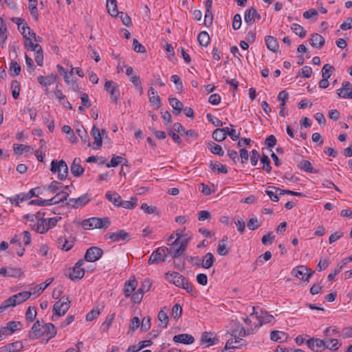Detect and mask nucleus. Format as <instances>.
I'll return each instance as SVG.
<instances>
[{
    "mask_svg": "<svg viewBox=\"0 0 352 352\" xmlns=\"http://www.w3.org/2000/svg\"><path fill=\"white\" fill-rule=\"evenodd\" d=\"M165 278L175 286L185 289L188 293L192 292V286L190 281L179 272H167L165 274Z\"/></svg>",
    "mask_w": 352,
    "mask_h": 352,
    "instance_id": "f257e3e1",
    "label": "nucleus"
},
{
    "mask_svg": "<svg viewBox=\"0 0 352 352\" xmlns=\"http://www.w3.org/2000/svg\"><path fill=\"white\" fill-rule=\"evenodd\" d=\"M32 293L30 292H21L14 294L6 300H4L0 306V314L6 309L10 307H15L30 298Z\"/></svg>",
    "mask_w": 352,
    "mask_h": 352,
    "instance_id": "f03ea898",
    "label": "nucleus"
},
{
    "mask_svg": "<svg viewBox=\"0 0 352 352\" xmlns=\"http://www.w3.org/2000/svg\"><path fill=\"white\" fill-rule=\"evenodd\" d=\"M111 225V221L109 217L99 218L91 217L85 219L82 222V227L85 230H91L94 228H108Z\"/></svg>",
    "mask_w": 352,
    "mask_h": 352,
    "instance_id": "7ed1b4c3",
    "label": "nucleus"
},
{
    "mask_svg": "<svg viewBox=\"0 0 352 352\" xmlns=\"http://www.w3.org/2000/svg\"><path fill=\"white\" fill-rule=\"evenodd\" d=\"M71 301L68 296H63L59 300L55 302L53 306L52 320H55L54 317L59 318L64 316L70 307Z\"/></svg>",
    "mask_w": 352,
    "mask_h": 352,
    "instance_id": "20e7f679",
    "label": "nucleus"
},
{
    "mask_svg": "<svg viewBox=\"0 0 352 352\" xmlns=\"http://www.w3.org/2000/svg\"><path fill=\"white\" fill-rule=\"evenodd\" d=\"M50 170L52 173H57L58 179L60 181L65 180L68 175V166L63 160H53L51 162Z\"/></svg>",
    "mask_w": 352,
    "mask_h": 352,
    "instance_id": "39448f33",
    "label": "nucleus"
},
{
    "mask_svg": "<svg viewBox=\"0 0 352 352\" xmlns=\"http://www.w3.org/2000/svg\"><path fill=\"white\" fill-rule=\"evenodd\" d=\"M169 254L168 248L166 247H160L153 251L148 261V265L160 264L165 262Z\"/></svg>",
    "mask_w": 352,
    "mask_h": 352,
    "instance_id": "423d86ee",
    "label": "nucleus"
},
{
    "mask_svg": "<svg viewBox=\"0 0 352 352\" xmlns=\"http://www.w3.org/2000/svg\"><path fill=\"white\" fill-rule=\"evenodd\" d=\"M291 274L293 276L301 280L309 282L310 277L314 274V272L305 265H298L292 270Z\"/></svg>",
    "mask_w": 352,
    "mask_h": 352,
    "instance_id": "0eeeda50",
    "label": "nucleus"
},
{
    "mask_svg": "<svg viewBox=\"0 0 352 352\" xmlns=\"http://www.w3.org/2000/svg\"><path fill=\"white\" fill-rule=\"evenodd\" d=\"M103 253L100 248L92 246L87 250L84 258L88 262H95L102 257Z\"/></svg>",
    "mask_w": 352,
    "mask_h": 352,
    "instance_id": "6e6552de",
    "label": "nucleus"
},
{
    "mask_svg": "<svg viewBox=\"0 0 352 352\" xmlns=\"http://www.w3.org/2000/svg\"><path fill=\"white\" fill-rule=\"evenodd\" d=\"M104 88L110 94L111 102L117 103L120 96V91L117 84L113 81L107 80L104 83Z\"/></svg>",
    "mask_w": 352,
    "mask_h": 352,
    "instance_id": "1a4fd4ad",
    "label": "nucleus"
},
{
    "mask_svg": "<svg viewBox=\"0 0 352 352\" xmlns=\"http://www.w3.org/2000/svg\"><path fill=\"white\" fill-rule=\"evenodd\" d=\"M68 197L69 193H67V192H64V190H61L57 192L54 197L50 199H41L42 206H52L59 204L60 202H63L64 201L67 200Z\"/></svg>",
    "mask_w": 352,
    "mask_h": 352,
    "instance_id": "9d476101",
    "label": "nucleus"
},
{
    "mask_svg": "<svg viewBox=\"0 0 352 352\" xmlns=\"http://www.w3.org/2000/svg\"><path fill=\"white\" fill-rule=\"evenodd\" d=\"M90 201V195L87 193L82 195L78 198H70L66 203V205L70 206L74 208L85 206Z\"/></svg>",
    "mask_w": 352,
    "mask_h": 352,
    "instance_id": "9b49d317",
    "label": "nucleus"
},
{
    "mask_svg": "<svg viewBox=\"0 0 352 352\" xmlns=\"http://www.w3.org/2000/svg\"><path fill=\"white\" fill-rule=\"evenodd\" d=\"M253 312L250 314L251 316H256L257 318L259 326L263 325V324H267L271 322L274 320V316L266 311L261 310L260 312L256 311V308L254 307H252Z\"/></svg>",
    "mask_w": 352,
    "mask_h": 352,
    "instance_id": "f8f14e48",
    "label": "nucleus"
},
{
    "mask_svg": "<svg viewBox=\"0 0 352 352\" xmlns=\"http://www.w3.org/2000/svg\"><path fill=\"white\" fill-rule=\"evenodd\" d=\"M105 239H111L113 242H118L120 241H129L130 234L124 230H120L116 232H109L105 234Z\"/></svg>",
    "mask_w": 352,
    "mask_h": 352,
    "instance_id": "ddd939ff",
    "label": "nucleus"
},
{
    "mask_svg": "<svg viewBox=\"0 0 352 352\" xmlns=\"http://www.w3.org/2000/svg\"><path fill=\"white\" fill-rule=\"evenodd\" d=\"M65 274L66 276H68L72 280L76 281L81 279L85 275V270L83 268H76V267H73V268L68 269Z\"/></svg>",
    "mask_w": 352,
    "mask_h": 352,
    "instance_id": "4468645a",
    "label": "nucleus"
},
{
    "mask_svg": "<svg viewBox=\"0 0 352 352\" xmlns=\"http://www.w3.org/2000/svg\"><path fill=\"white\" fill-rule=\"evenodd\" d=\"M342 88L337 90V94L339 97L343 98L352 99V87L349 81H344L342 84Z\"/></svg>",
    "mask_w": 352,
    "mask_h": 352,
    "instance_id": "2eb2a0df",
    "label": "nucleus"
},
{
    "mask_svg": "<svg viewBox=\"0 0 352 352\" xmlns=\"http://www.w3.org/2000/svg\"><path fill=\"white\" fill-rule=\"evenodd\" d=\"M42 324L41 322L38 320H36L33 326L32 327V329L29 331L28 337L30 340H36L41 336H43V333L42 331Z\"/></svg>",
    "mask_w": 352,
    "mask_h": 352,
    "instance_id": "dca6fc26",
    "label": "nucleus"
},
{
    "mask_svg": "<svg viewBox=\"0 0 352 352\" xmlns=\"http://www.w3.org/2000/svg\"><path fill=\"white\" fill-rule=\"evenodd\" d=\"M261 17V14L254 7H252L245 11L244 20L248 24L252 25L255 22V19L260 20Z\"/></svg>",
    "mask_w": 352,
    "mask_h": 352,
    "instance_id": "f3484780",
    "label": "nucleus"
},
{
    "mask_svg": "<svg viewBox=\"0 0 352 352\" xmlns=\"http://www.w3.org/2000/svg\"><path fill=\"white\" fill-rule=\"evenodd\" d=\"M246 344L247 342L245 340L242 338H236V336H234V338H231L227 341L224 350H228L230 349H240L243 346H246Z\"/></svg>",
    "mask_w": 352,
    "mask_h": 352,
    "instance_id": "a211bd4d",
    "label": "nucleus"
},
{
    "mask_svg": "<svg viewBox=\"0 0 352 352\" xmlns=\"http://www.w3.org/2000/svg\"><path fill=\"white\" fill-rule=\"evenodd\" d=\"M138 285V281L135 276H132L128 281L124 283V294L125 297L128 298L132 295Z\"/></svg>",
    "mask_w": 352,
    "mask_h": 352,
    "instance_id": "6ab92c4d",
    "label": "nucleus"
},
{
    "mask_svg": "<svg viewBox=\"0 0 352 352\" xmlns=\"http://www.w3.org/2000/svg\"><path fill=\"white\" fill-rule=\"evenodd\" d=\"M42 330L43 336L47 338V340H50L55 337L57 333L54 324L51 322L45 323L44 325H42Z\"/></svg>",
    "mask_w": 352,
    "mask_h": 352,
    "instance_id": "aec40b11",
    "label": "nucleus"
},
{
    "mask_svg": "<svg viewBox=\"0 0 352 352\" xmlns=\"http://www.w3.org/2000/svg\"><path fill=\"white\" fill-rule=\"evenodd\" d=\"M173 340L176 343L190 344L195 342V338L192 335L188 333H182L175 336L173 338Z\"/></svg>",
    "mask_w": 352,
    "mask_h": 352,
    "instance_id": "412c9836",
    "label": "nucleus"
},
{
    "mask_svg": "<svg viewBox=\"0 0 352 352\" xmlns=\"http://www.w3.org/2000/svg\"><path fill=\"white\" fill-rule=\"evenodd\" d=\"M309 43L311 46L320 49L324 45L325 39L320 34L314 33L311 34V38L309 40Z\"/></svg>",
    "mask_w": 352,
    "mask_h": 352,
    "instance_id": "4be33fe9",
    "label": "nucleus"
},
{
    "mask_svg": "<svg viewBox=\"0 0 352 352\" xmlns=\"http://www.w3.org/2000/svg\"><path fill=\"white\" fill-rule=\"evenodd\" d=\"M80 159L75 158L71 166V172L74 177L81 176L85 171V169L80 165Z\"/></svg>",
    "mask_w": 352,
    "mask_h": 352,
    "instance_id": "5701e85b",
    "label": "nucleus"
},
{
    "mask_svg": "<svg viewBox=\"0 0 352 352\" xmlns=\"http://www.w3.org/2000/svg\"><path fill=\"white\" fill-rule=\"evenodd\" d=\"M74 241L68 240L64 236H60L57 239L58 248L64 251H69L74 246Z\"/></svg>",
    "mask_w": 352,
    "mask_h": 352,
    "instance_id": "b1692460",
    "label": "nucleus"
},
{
    "mask_svg": "<svg viewBox=\"0 0 352 352\" xmlns=\"http://www.w3.org/2000/svg\"><path fill=\"white\" fill-rule=\"evenodd\" d=\"M91 134L94 138V144L96 145L94 148L95 150L99 149L102 144V138L100 130L96 126H94Z\"/></svg>",
    "mask_w": 352,
    "mask_h": 352,
    "instance_id": "393cba45",
    "label": "nucleus"
},
{
    "mask_svg": "<svg viewBox=\"0 0 352 352\" xmlns=\"http://www.w3.org/2000/svg\"><path fill=\"white\" fill-rule=\"evenodd\" d=\"M58 76L54 74H51L47 76H38L37 77V81L39 84L43 86H47L53 84L56 81Z\"/></svg>",
    "mask_w": 352,
    "mask_h": 352,
    "instance_id": "a878e982",
    "label": "nucleus"
},
{
    "mask_svg": "<svg viewBox=\"0 0 352 352\" xmlns=\"http://www.w3.org/2000/svg\"><path fill=\"white\" fill-rule=\"evenodd\" d=\"M324 341L325 344V349L329 350L337 351L341 346V343L338 339L325 338Z\"/></svg>",
    "mask_w": 352,
    "mask_h": 352,
    "instance_id": "bb28decb",
    "label": "nucleus"
},
{
    "mask_svg": "<svg viewBox=\"0 0 352 352\" xmlns=\"http://www.w3.org/2000/svg\"><path fill=\"white\" fill-rule=\"evenodd\" d=\"M265 41L266 46L270 50L274 52H276L278 50L279 45L275 37L272 36H267L265 38Z\"/></svg>",
    "mask_w": 352,
    "mask_h": 352,
    "instance_id": "cd10ccee",
    "label": "nucleus"
},
{
    "mask_svg": "<svg viewBox=\"0 0 352 352\" xmlns=\"http://www.w3.org/2000/svg\"><path fill=\"white\" fill-rule=\"evenodd\" d=\"M168 310L169 309L168 307H164L159 311V313L157 314V318L162 323L163 329H165L167 327V325H168V323L169 321V318H168V314H167Z\"/></svg>",
    "mask_w": 352,
    "mask_h": 352,
    "instance_id": "c85d7f7f",
    "label": "nucleus"
},
{
    "mask_svg": "<svg viewBox=\"0 0 352 352\" xmlns=\"http://www.w3.org/2000/svg\"><path fill=\"white\" fill-rule=\"evenodd\" d=\"M215 261L214 255L211 252H208L201 258V267L206 269L211 267Z\"/></svg>",
    "mask_w": 352,
    "mask_h": 352,
    "instance_id": "c756f323",
    "label": "nucleus"
},
{
    "mask_svg": "<svg viewBox=\"0 0 352 352\" xmlns=\"http://www.w3.org/2000/svg\"><path fill=\"white\" fill-rule=\"evenodd\" d=\"M168 101H169L170 104L174 109L173 113L175 115H179L181 113V111L184 107L183 103L181 101H179L178 99H177L176 98H170V97L168 98Z\"/></svg>",
    "mask_w": 352,
    "mask_h": 352,
    "instance_id": "7c9ffc66",
    "label": "nucleus"
},
{
    "mask_svg": "<svg viewBox=\"0 0 352 352\" xmlns=\"http://www.w3.org/2000/svg\"><path fill=\"white\" fill-rule=\"evenodd\" d=\"M106 199L111 202L115 206L119 207L121 201V197L116 192L108 191L105 195Z\"/></svg>",
    "mask_w": 352,
    "mask_h": 352,
    "instance_id": "2f4dec72",
    "label": "nucleus"
},
{
    "mask_svg": "<svg viewBox=\"0 0 352 352\" xmlns=\"http://www.w3.org/2000/svg\"><path fill=\"white\" fill-rule=\"evenodd\" d=\"M228 239V236H224L223 239L219 241L217 252L220 256H226L228 253V250L226 247Z\"/></svg>",
    "mask_w": 352,
    "mask_h": 352,
    "instance_id": "473e14b6",
    "label": "nucleus"
},
{
    "mask_svg": "<svg viewBox=\"0 0 352 352\" xmlns=\"http://www.w3.org/2000/svg\"><path fill=\"white\" fill-rule=\"evenodd\" d=\"M107 9L112 16H117L119 14L116 0H107Z\"/></svg>",
    "mask_w": 352,
    "mask_h": 352,
    "instance_id": "72a5a7b5",
    "label": "nucleus"
},
{
    "mask_svg": "<svg viewBox=\"0 0 352 352\" xmlns=\"http://www.w3.org/2000/svg\"><path fill=\"white\" fill-rule=\"evenodd\" d=\"M54 94L64 107L68 108L69 109H72V105L67 100L66 96L63 94L61 90L57 89L54 91Z\"/></svg>",
    "mask_w": 352,
    "mask_h": 352,
    "instance_id": "f704fd0d",
    "label": "nucleus"
},
{
    "mask_svg": "<svg viewBox=\"0 0 352 352\" xmlns=\"http://www.w3.org/2000/svg\"><path fill=\"white\" fill-rule=\"evenodd\" d=\"M3 347V350H6V352H18L23 348V345L21 341H16L12 343H10Z\"/></svg>",
    "mask_w": 352,
    "mask_h": 352,
    "instance_id": "c9c22d12",
    "label": "nucleus"
},
{
    "mask_svg": "<svg viewBox=\"0 0 352 352\" xmlns=\"http://www.w3.org/2000/svg\"><path fill=\"white\" fill-rule=\"evenodd\" d=\"M278 188L276 186H270L267 188L265 190V193L269 196L270 199L273 201H278L279 200V190L276 189Z\"/></svg>",
    "mask_w": 352,
    "mask_h": 352,
    "instance_id": "e433bc0d",
    "label": "nucleus"
},
{
    "mask_svg": "<svg viewBox=\"0 0 352 352\" xmlns=\"http://www.w3.org/2000/svg\"><path fill=\"white\" fill-rule=\"evenodd\" d=\"M285 337V340H286L288 338V335L283 332V331H272L271 333H270V339L272 340V341H274V342H283L284 340H283V338Z\"/></svg>",
    "mask_w": 352,
    "mask_h": 352,
    "instance_id": "4c0bfd02",
    "label": "nucleus"
},
{
    "mask_svg": "<svg viewBox=\"0 0 352 352\" xmlns=\"http://www.w3.org/2000/svg\"><path fill=\"white\" fill-rule=\"evenodd\" d=\"M138 198L136 197H132L129 201H122L120 203L119 207H122L126 209L131 210L135 208L138 205Z\"/></svg>",
    "mask_w": 352,
    "mask_h": 352,
    "instance_id": "58836bf2",
    "label": "nucleus"
},
{
    "mask_svg": "<svg viewBox=\"0 0 352 352\" xmlns=\"http://www.w3.org/2000/svg\"><path fill=\"white\" fill-rule=\"evenodd\" d=\"M76 133L84 143H87V146H91L89 136L82 125L76 129Z\"/></svg>",
    "mask_w": 352,
    "mask_h": 352,
    "instance_id": "ea45409f",
    "label": "nucleus"
},
{
    "mask_svg": "<svg viewBox=\"0 0 352 352\" xmlns=\"http://www.w3.org/2000/svg\"><path fill=\"white\" fill-rule=\"evenodd\" d=\"M199 44L202 47H207L210 43V36L206 31L201 32L197 36Z\"/></svg>",
    "mask_w": 352,
    "mask_h": 352,
    "instance_id": "a19ab883",
    "label": "nucleus"
},
{
    "mask_svg": "<svg viewBox=\"0 0 352 352\" xmlns=\"http://www.w3.org/2000/svg\"><path fill=\"white\" fill-rule=\"evenodd\" d=\"M40 194H42V191L39 187L32 188L28 193L22 195L21 201L28 200L32 197H37Z\"/></svg>",
    "mask_w": 352,
    "mask_h": 352,
    "instance_id": "79ce46f5",
    "label": "nucleus"
},
{
    "mask_svg": "<svg viewBox=\"0 0 352 352\" xmlns=\"http://www.w3.org/2000/svg\"><path fill=\"white\" fill-rule=\"evenodd\" d=\"M177 244V239H175V241L171 244V248L170 249L168 248L169 254H170L173 258H178L181 254L184 253V252L181 250L180 248H176Z\"/></svg>",
    "mask_w": 352,
    "mask_h": 352,
    "instance_id": "37998d69",
    "label": "nucleus"
},
{
    "mask_svg": "<svg viewBox=\"0 0 352 352\" xmlns=\"http://www.w3.org/2000/svg\"><path fill=\"white\" fill-rule=\"evenodd\" d=\"M298 167L307 173H318V171L313 168L311 162L308 160H302L298 164Z\"/></svg>",
    "mask_w": 352,
    "mask_h": 352,
    "instance_id": "c03bdc74",
    "label": "nucleus"
},
{
    "mask_svg": "<svg viewBox=\"0 0 352 352\" xmlns=\"http://www.w3.org/2000/svg\"><path fill=\"white\" fill-rule=\"evenodd\" d=\"M208 147L210 152L214 155H217L219 156H223L224 155V151L221 146L213 142L208 143Z\"/></svg>",
    "mask_w": 352,
    "mask_h": 352,
    "instance_id": "a18cd8bd",
    "label": "nucleus"
},
{
    "mask_svg": "<svg viewBox=\"0 0 352 352\" xmlns=\"http://www.w3.org/2000/svg\"><path fill=\"white\" fill-rule=\"evenodd\" d=\"M7 38V27L3 19L0 17V45L3 44Z\"/></svg>",
    "mask_w": 352,
    "mask_h": 352,
    "instance_id": "49530a36",
    "label": "nucleus"
},
{
    "mask_svg": "<svg viewBox=\"0 0 352 352\" xmlns=\"http://www.w3.org/2000/svg\"><path fill=\"white\" fill-rule=\"evenodd\" d=\"M291 29L299 37L305 38L306 36L307 31L300 25L292 23L291 25Z\"/></svg>",
    "mask_w": 352,
    "mask_h": 352,
    "instance_id": "de8ad7c7",
    "label": "nucleus"
},
{
    "mask_svg": "<svg viewBox=\"0 0 352 352\" xmlns=\"http://www.w3.org/2000/svg\"><path fill=\"white\" fill-rule=\"evenodd\" d=\"M37 3L38 0H29L28 2V9L30 12V14L36 20L38 17Z\"/></svg>",
    "mask_w": 352,
    "mask_h": 352,
    "instance_id": "09e8293b",
    "label": "nucleus"
},
{
    "mask_svg": "<svg viewBox=\"0 0 352 352\" xmlns=\"http://www.w3.org/2000/svg\"><path fill=\"white\" fill-rule=\"evenodd\" d=\"M47 219L41 218L38 220V223L36 228V231L40 234H44L49 230V226H47Z\"/></svg>",
    "mask_w": 352,
    "mask_h": 352,
    "instance_id": "8fccbe9b",
    "label": "nucleus"
},
{
    "mask_svg": "<svg viewBox=\"0 0 352 352\" xmlns=\"http://www.w3.org/2000/svg\"><path fill=\"white\" fill-rule=\"evenodd\" d=\"M36 316V309L35 307H29L25 313V318L29 322L34 320Z\"/></svg>",
    "mask_w": 352,
    "mask_h": 352,
    "instance_id": "3c124183",
    "label": "nucleus"
},
{
    "mask_svg": "<svg viewBox=\"0 0 352 352\" xmlns=\"http://www.w3.org/2000/svg\"><path fill=\"white\" fill-rule=\"evenodd\" d=\"M12 94L14 99H17L20 94V83L16 80H12L11 83Z\"/></svg>",
    "mask_w": 352,
    "mask_h": 352,
    "instance_id": "603ef678",
    "label": "nucleus"
},
{
    "mask_svg": "<svg viewBox=\"0 0 352 352\" xmlns=\"http://www.w3.org/2000/svg\"><path fill=\"white\" fill-rule=\"evenodd\" d=\"M209 336H212V333L211 332H204L202 333L201 336V341L203 342L208 343V346H211L215 344V341H217L218 340L216 338H211L209 337Z\"/></svg>",
    "mask_w": 352,
    "mask_h": 352,
    "instance_id": "864d4df0",
    "label": "nucleus"
},
{
    "mask_svg": "<svg viewBox=\"0 0 352 352\" xmlns=\"http://www.w3.org/2000/svg\"><path fill=\"white\" fill-rule=\"evenodd\" d=\"M123 160H125L126 162H127V161L125 159H124L122 157L113 155L112 158H111V161H110V163L106 164V166L108 168H109V167H116L120 164H121Z\"/></svg>",
    "mask_w": 352,
    "mask_h": 352,
    "instance_id": "5fc2aeb1",
    "label": "nucleus"
},
{
    "mask_svg": "<svg viewBox=\"0 0 352 352\" xmlns=\"http://www.w3.org/2000/svg\"><path fill=\"white\" fill-rule=\"evenodd\" d=\"M234 223L237 227V230L240 234H243L245 230V223L241 217H235Z\"/></svg>",
    "mask_w": 352,
    "mask_h": 352,
    "instance_id": "6e6d98bb",
    "label": "nucleus"
},
{
    "mask_svg": "<svg viewBox=\"0 0 352 352\" xmlns=\"http://www.w3.org/2000/svg\"><path fill=\"white\" fill-rule=\"evenodd\" d=\"M21 68L15 60H12L10 65V72L13 76L19 75Z\"/></svg>",
    "mask_w": 352,
    "mask_h": 352,
    "instance_id": "4d7b16f0",
    "label": "nucleus"
},
{
    "mask_svg": "<svg viewBox=\"0 0 352 352\" xmlns=\"http://www.w3.org/2000/svg\"><path fill=\"white\" fill-rule=\"evenodd\" d=\"M334 70V67L330 64H325L322 69V78L329 79L331 76V71Z\"/></svg>",
    "mask_w": 352,
    "mask_h": 352,
    "instance_id": "13d9d810",
    "label": "nucleus"
},
{
    "mask_svg": "<svg viewBox=\"0 0 352 352\" xmlns=\"http://www.w3.org/2000/svg\"><path fill=\"white\" fill-rule=\"evenodd\" d=\"M210 167L212 170L214 172L221 173L223 174H226L228 173V169L226 165H223L221 163L212 164L210 163Z\"/></svg>",
    "mask_w": 352,
    "mask_h": 352,
    "instance_id": "bf43d9fd",
    "label": "nucleus"
},
{
    "mask_svg": "<svg viewBox=\"0 0 352 352\" xmlns=\"http://www.w3.org/2000/svg\"><path fill=\"white\" fill-rule=\"evenodd\" d=\"M23 275V272L20 268L8 267V276L13 278H19Z\"/></svg>",
    "mask_w": 352,
    "mask_h": 352,
    "instance_id": "052dcab7",
    "label": "nucleus"
},
{
    "mask_svg": "<svg viewBox=\"0 0 352 352\" xmlns=\"http://www.w3.org/2000/svg\"><path fill=\"white\" fill-rule=\"evenodd\" d=\"M261 162L263 164V169L266 172L270 173L272 170V166L270 165V160L268 156L263 154L261 157Z\"/></svg>",
    "mask_w": 352,
    "mask_h": 352,
    "instance_id": "680f3d73",
    "label": "nucleus"
},
{
    "mask_svg": "<svg viewBox=\"0 0 352 352\" xmlns=\"http://www.w3.org/2000/svg\"><path fill=\"white\" fill-rule=\"evenodd\" d=\"M212 138L217 142H222L226 139L225 133H223V129L220 128L215 129L212 133Z\"/></svg>",
    "mask_w": 352,
    "mask_h": 352,
    "instance_id": "e2e57ef3",
    "label": "nucleus"
},
{
    "mask_svg": "<svg viewBox=\"0 0 352 352\" xmlns=\"http://www.w3.org/2000/svg\"><path fill=\"white\" fill-rule=\"evenodd\" d=\"M19 326H21L20 322L11 321L7 323L6 329H8L9 331L8 333L12 334L14 331L19 329Z\"/></svg>",
    "mask_w": 352,
    "mask_h": 352,
    "instance_id": "0e129e2a",
    "label": "nucleus"
},
{
    "mask_svg": "<svg viewBox=\"0 0 352 352\" xmlns=\"http://www.w3.org/2000/svg\"><path fill=\"white\" fill-rule=\"evenodd\" d=\"M151 318L149 316L144 317L141 322L140 330L142 332H146L151 328Z\"/></svg>",
    "mask_w": 352,
    "mask_h": 352,
    "instance_id": "69168bd1",
    "label": "nucleus"
},
{
    "mask_svg": "<svg viewBox=\"0 0 352 352\" xmlns=\"http://www.w3.org/2000/svg\"><path fill=\"white\" fill-rule=\"evenodd\" d=\"M261 224L258 222V220L256 217H254L251 218L247 223V226L249 230H254L259 228Z\"/></svg>",
    "mask_w": 352,
    "mask_h": 352,
    "instance_id": "338daca9",
    "label": "nucleus"
},
{
    "mask_svg": "<svg viewBox=\"0 0 352 352\" xmlns=\"http://www.w3.org/2000/svg\"><path fill=\"white\" fill-rule=\"evenodd\" d=\"M141 209L146 214H153L155 212L159 213L158 209L156 206H149L147 204L144 203L141 206Z\"/></svg>",
    "mask_w": 352,
    "mask_h": 352,
    "instance_id": "774afa93",
    "label": "nucleus"
}]
</instances>
